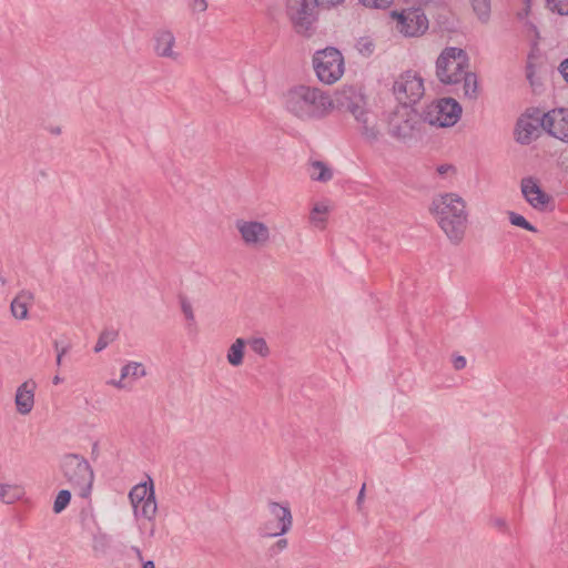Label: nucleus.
I'll return each mask as SVG.
<instances>
[{
  "label": "nucleus",
  "instance_id": "30",
  "mask_svg": "<svg viewBox=\"0 0 568 568\" xmlns=\"http://www.w3.org/2000/svg\"><path fill=\"white\" fill-rule=\"evenodd\" d=\"M71 500V493L67 489H62L55 496L54 503H53V513L60 514L62 513Z\"/></svg>",
  "mask_w": 568,
  "mask_h": 568
},
{
  "label": "nucleus",
  "instance_id": "43",
  "mask_svg": "<svg viewBox=\"0 0 568 568\" xmlns=\"http://www.w3.org/2000/svg\"><path fill=\"white\" fill-rule=\"evenodd\" d=\"M142 568H155L153 561H146Z\"/></svg>",
  "mask_w": 568,
  "mask_h": 568
},
{
  "label": "nucleus",
  "instance_id": "41",
  "mask_svg": "<svg viewBox=\"0 0 568 568\" xmlns=\"http://www.w3.org/2000/svg\"><path fill=\"white\" fill-rule=\"evenodd\" d=\"M454 366L456 369H462L466 366V359L463 356L455 358Z\"/></svg>",
  "mask_w": 568,
  "mask_h": 568
},
{
  "label": "nucleus",
  "instance_id": "8",
  "mask_svg": "<svg viewBox=\"0 0 568 568\" xmlns=\"http://www.w3.org/2000/svg\"><path fill=\"white\" fill-rule=\"evenodd\" d=\"M133 515L138 520H154L158 513L153 480L148 477L144 481L134 485L129 493Z\"/></svg>",
  "mask_w": 568,
  "mask_h": 568
},
{
  "label": "nucleus",
  "instance_id": "20",
  "mask_svg": "<svg viewBox=\"0 0 568 568\" xmlns=\"http://www.w3.org/2000/svg\"><path fill=\"white\" fill-rule=\"evenodd\" d=\"M332 210H333V205H332L331 201H328V200L314 201L311 204L310 214H308L310 225L317 231L326 230Z\"/></svg>",
  "mask_w": 568,
  "mask_h": 568
},
{
  "label": "nucleus",
  "instance_id": "40",
  "mask_svg": "<svg viewBox=\"0 0 568 568\" xmlns=\"http://www.w3.org/2000/svg\"><path fill=\"white\" fill-rule=\"evenodd\" d=\"M559 70L564 79L568 82V59L561 62Z\"/></svg>",
  "mask_w": 568,
  "mask_h": 568
},
{
  "label": "nucleus",
  "instance_id": "1",
  "mask_svg": "<svg viewBox=\"0 0 568 568\" xmlns=\"http://www.w3.org/2000/svg\"><path fill=\"white\" fill-rule=\"evenodd\" d=\"M283 108L292 119L311 123L326 119L336 103L328 92L316 85L296 84L284 93Z\"/></svg>",
  "mask_w": 568,
  "mask_h": 568
},
{
  "label": "nucleus",
  "instance_id": "31",
  "mask_svg": "<svg viewBox=\"0 0 568 568\" xmlns=\"http://www.w3.org/2000/svg\"><path fill=\"white\" fill-rule=\"evenodd\" d=\"M358 3L369 10H388L395 0H358Z\"/></svg>",
  "mask_w": 568,
  "mask_h": 568
},
{
  "label": "nucleus",
  "instance_id": "33",
  "mask_svg": "<svg viewBox=\"0 0 568 568\" xmlns=\"http://www.w3.org/2000/svg\"><path fill=\"white\" fill-rule=\"evenodd\" d=\"M547 8L561 16H568V0H547Z\"/></svg>",
  "mask_w": 568,
  "mask_h": 568
},
{
  "label": "nucleus",
  "instance_id": "34",
  "mask_svg": "<svg viewBox=\"0 0 568 568\" xmlns=\"http://www.w3.org/2000/svg\"><path fill=\"white\" fill-rule=\"evenodd\" d=\"M189 7L194 13H204L209 9V1L189 0Z\"/></svg>",
  "mask_w": 568,
  "mask_h": 568
},
{
  "label": "nucleus",
  "instance_id": "4",
  "mask_svg": "<svg viewBox=\"0 0 568 568\" xmlns=\"http://www.w3.org/2000/svg\"><path fill=\"white\" fill-rule=\"evenodd\" d=\"M468 69V54L458 47L444 48L435 62L436 78L446 85L460 83Z\"/></svg>",
  "mask_w": 568,
  "mask_h": 568
},
{
  "label": "nucleus",
  "instance_id": "42",
  "mask_svg": "<svg viewBox=\"0 0 568 568\" xmlns=\"http://www.w3.org/2000/svg\"><path fill=\"white\" fill-rule=\"evenodd\" d=\"M523 2L525 6V13L527 14L530 7V0H523Z\"/></svg>",
  "mask_w": 568,
  "mask_h": 568
},
{
  "label": "nucleus",
  "instance_id": "39",
  "mask_svg": "<svg viewBox=\"0 0 568 568\" xmlns=\"http://www.w3.org/2000/svg\"><path fill=\"white\" fill-rule=\"evenodd\" d=\"M438 172L443 175L455 173V168L452 165H442L438 168Z\"/></svg>",
  "mask_w": 568,
  "mask_h": 568
},
{
  "label": "nucleus",
  "instance_id": "17",
  "mask_svg": "<svg viewBox=\"0 0 568 568\" xmlns=\"http://www.w3.org/2000/svg\"><path fill=\"white\" fill-rule=\"evenodd\" d=\"M542 120L547 134L561 142H568V109H552L542 114Z\"/></svg>",
  "mask_w": 568,
  "mask_h": 568
},
{
  "label": "nucleus",
  "instance_id": "2",
  "mask_svg": "<svg viewBox=\"0 0 568 568\" xmlns=\"http://www.w3.org/2000/svg\"><path fill=\"white\" fill-rule=\"evenodd\" d=\"M429 212L450 243L463 242L468 229L469 214L467 202L462 195L456 192L435 195Z\"/></svg>",
  "mask_w": 568,
  "mask_h": 568
},
{
  "label": "nucleus",
  "instance_id": "27",
  "mask_svg": "<svg viewBox=\"0 0 568 568\" xmlns=\"http://www.w3.org/2000/svg\"><path fill=\"white\" fill-rule=\"evenodd\" d=\"M506 214L511 226L525 230L534 234L538 233L537 226L530 223L524 215L515 211H508Z\"/></svg>",
  "mask_w": 568,
  "mask_h": 568
},
{
  "label": "nucleus",
  "instance_id": "13",
  "mask_svg": "<svg viewBox=\"0 0 568 568\" xmlns=\"http://www.w3.org/2000/svg\"><path fill=\"white\" fill-rule=\"evenodd\" d=\"M292 527V514L288 507L271 503L263 515L260 530L264 537H277L286 534Z\"/></svg>",
  "mask_w": 568,
  "mask_h": 568
},
{
  "label": "nucleus",
  "instance_id": "26",
  "mask_svg": "<svg viewBox=\"0 0 568 568\" xmlns=\"http://www.w3.org/2000/svg\"><path fill=\"white\" fill-rule=\"evenodd\" d=\"M464 98L468 100H476L480 94V87L476 73L470 72L469 69L462 79Z\"/></svg>",
  "mask_w": 568,
  "mask_h": 568
},
{
  "label": "nucleus",
  "instance_id": "10",
  "mask_svg": "<svg viewBox=\"0 0 568 568\" xmlns=\"http://www.w3.org/2000/svg\"><path fill=\"white\" fill-rule=\"evenodd\" d=\"M393 93L405 108L416 104L425 94L424 79L416 71H405L396 78L393 84Z\"/></svg>",
  "mask_w": 568,
  "mask_h": 568
},
{
  "label": "nucleus",
  "instance_id": "48",
  "mask_svg": "<svg viewBox=\"0 0 568 568\" xmlns=\"http://www.w3.org/2000/svg\"><path fill=\"white\" fill-rule=\"evenodd\" d=\"M414 0H404L405 3H410L413 2Z\"/></svg>",
  "mask_w": 568,
  "mask_h": 568
},
{
  "label": "nucleus",
  "instance_id": "29",
  "mask_svg": "<svg viewBox=\"0 0 568 568\" xmlns=\"http://www.w3.org/2000/svg\"><path fill=\"white\" fill-rule=\"evenodd\" d=\"M470 2L478 19L486 22L490 14V0H470Z\"/></svg>",
  "mask_w": 568,
  "mask_h": 568
},
{
  "label": "nucleus",
  "instance_id": "5",
  "mask_svg": "<svg viewBox=\"0 0 568 568\" xmlns=\"http://www.w3.org/2000/svg\"><path fill=\"white\" fill-rule=\"evenodd\" d=\"M60 470L65 481L81 497L92 490L94 474L88 460L79 455H65L60 462Z\"/></svg>",
  "mask_w": 568,
  "mask_h": 568
},
{
  "label": "nucleus",
  "instance_id": "7",
  "mask_svg": "<svg viewBox=\"0 0 568 568\" xmlns=\"http://www.w3.org/2000/svg\"><path fill=\"white\" fill-rule=\"evenodd\" d=\"M317 0H285V12L296 33L312 34L317 20Z\"/></svg>",
  "mask_w": 568,
  "mask_h": 568
},
{
  "label": "nucleus",
  "instance_id": "35",
  "mask_svg": "<svg viewBox=\"0 0 568 568\" xmlns=\"http://www.w3.org/2000/svg\"><path fill=\"white\" fill-rule=\"evenodd\" d=\"M181 310H182L184 317L187 321H194V316H195L194 311H193L192 305L189 302H182Z\"/></svg>",
  "mask_w": 568,
  "mask_h": 568
},
{
  "label": "nucleus",
  "instance_id": "24",
  "mask_svg": "<svg viewBox=\"0 0 568 568\" xmlns=\"http://www.w3.org/2000/svg\"><path fill=\"white\" fill-rule=\"evenodd\" d=\"M26 495V488L22 484L0 483V500L3 504L12 505L21 500Z\"/></svg>",
  "mask_w": 568,
  "mask_h": 568
},
{
  "label": "nucleus",
  "instance_id": "28",
  "mask_svg": "<svg viewBox=\"0 0 568 568\" xmlns=\"http://www.w3.org/2000/svg\"><path fill=\"white\" fill-rule=\"evenodd\" d=\"M246 343L252 352L262 358H265L271 354L270 346L263 337H251L246 339Z\"/></svg>",
  "mask_w": 568,
  "mask_h": 568
},
{
  "label": "nucleus",
  "instance_id": "11",
  "mask_svg": "<svg viewBox=\"0 0 568 568\" xmlns=\"http://www.w3.org/2000/svg\"><path fill=\"white\" fill-rule=\"evenodd\" d=\"M347 110L352 113L358 124L361 133L367 140H376L379 134L376 116L366 108L365 98L355 92L345 95Z\"/></svg>",
  "mask_w": 568,
  "mask_h": 568
},
{
  "label": "nucleus",
  "instance_id": "46",
  "mask_svg": "<svg viewBox=\"0 0 568 568\" xmlns=\"http://www.w3.org/2000/svg\"><path fill=\"white\" fill-rule=\"evenodd\" d=\"M53 132L59 134L60 133V129H53Z\"/></svg>",
  "mask_w": 568,
  "mask_h": 568
},
{
  "label": "nucleus",
  "instance_id": "25",
  "mask_svg": "<svg viewBox=\"0 0 568 568\" xmlns=\"http://www.w3.org/2000/svg\"><path fill=\"white\" fill-rule=\"evenodd\" d=\"M307 172L313 181L325 183L333 179V170L322 161L310 162Z\"/></svg>",
  "mask_w": 568,
  "mask_h": 568
},
{
  "label": "nucleus",
  "instance_id": "18",
  "mask_svg": "<svg viewBox=\"0 0 568 568\" xmlns=\"http://www.w3.org/2000/svg\"><path fill=\"white\" fill-rule=\"evenodd\" d=\"M38 384L34 379L28 378L20 383L14 392V408L18 415L28 416L36 407V393Z\"/></svg>",
  "mask_w": 568,
  "mask_h": 568
},
{
  "label": "nucleus",
  "instance_id": "32",
  "mask_svg": "<svg viewBox=\"0 0 568 568\" xmlns=\"http://www.w3.org/2000/svg\"><path fill=\"white\" fill-rule=\"evenodd\" d=\"M356 50L364 57L373 54L375 43L369 37H362L357 40Z\"/></svg>",
  "mask_w": 568,
  "mask_h": 568
},
{
  "label": "nucleus",
  "instance_id": "12",
  "mask_svg": "<svg viewBox=\"0 0 568 568\" xmlns=\"http://www.w3.org/2000/svg\"><path fill=\"white\" fill-rule=\"evenodd\" d=\"M235 229L241 242L248 248H262L271 242V229L262 221L240 219L235 222Z\"/></svg>",
  "mask_w": 568,
  "mask_h": 568
},
{
  "label": "nucleus",
  "instance_id": "23",
  "mask_svg": "<svg viewBox=\"0 0 568 568\" xmlns=\"http://www.w3.org/2000/svg\"><path fill=\"white\" fill-rule=\"evenodd\" d=\"M247 343L243 337L235 338L226 349V362L232 367H240L244 364Z\"/></svg>",
  "mask_w": 568,
  "mask_h": 568
},
{
  "label": "nucleus",
  "instance_id": "9",
  "mask_svg": "<svg viewBox=\"0 0 568 568\" xmlns=\"http://www.w3.org/2000/svg\"><path fill=\"white\" fill-rule=\"evenodd\" d=\"M463 108L453 98H440L429 103L425 111L426 122L436 128H452L462 118Z\"/></svg>",
  "mask_w": 568,
  "mask_h": 568
},
{
  "label": "nucleus",
  "instance_id": "15",
  "mask_svg": "<svg viewBox=\"0 0 568 568\" xmlns=\"http://www.w3.org/2000/svg\"><path fill=\"white\" fill-rule=\"evenodd\" d=\"M520 192L527 204L539 213L551 211L554 207V199L540 185V182L527 176L520 181Z\"/></svg>",
  "mask_w": 568,
  "mask_h": 568
},
{
  "label": "nucleus",
  "instance_id": "38",
  "mask_svg": "<svg viewBox=\"0 0 568 568\" xmlns=\"http://www.w3.org/2000/svg\"><path fill=\"white\" fill-rule=\"evenodd\" d=\"M345 0H317L324 7H336L342 4Z\"/></svg>",
  "mask_w": 568,
  "mask_h": 568
},
{
  "label": "nucleus",
  "instance_id": "14",
  "mask_svg": "<svg viewBox=\"0 0 568 568\" xmlns=\"http://www.w3.org/2000/svg\"><path fill=\"white\" fill-rule=\"evenodd\" d=\"M541 129L544 130L541 112L538 109H527L516 121L514 138L516 142L528 145L539 136Z\"/></svg>",
  "mask_w": 568,
  "mask_h": 568
},
{
  "label": "nucleus",
  "instance_id": "37",
  "mask_svg": "<svg viewBox=\"0 0 568 568\" xmlns=\"http://www.w3.org/2000/svg\"><path fill=\"white\" fill-rule=\"evenodd\" d=\"M527 78L529 79L531 85H535L536 82L539 80V77L532 65H529L527 69Z\"/></svg>",
  "mask_w": 568,
  "mask_h": 568
},
{
  "label": "nucleus",
  "instance_id": "19",
  "mask_svg": "<svg viewBox=\"0 0 568 568\" xmlns=\"http://www.w3.org/2000/svg\"><path fill=\"white\" fill-rule=\"evenodd\" d=\"M412 110L400 106L388 120L389 133L399 140L409 138L414 125L412 122Z\"/></svg>",
  "mask_w": 568,
  "mask_h": 568
},
{
  "label": "nucleus",
  "instance_id": "3",
  "mask_svg": "<svg viewBox=\"0 0 568 568\" xmlns=\"http://www.w3.org/2000/svg\"><path fill=\"white\" fill-rule=\"evenodd\" d=\"M426 3L427 0H414L406 3L408 6L406 8L390 10L388 17L395 23L396 32L404 38L424 36L429 28V21L424 10Z\"/></svg>",
  "mask_w": 568,
  "mask_h": 568
},
{
  "label": "nucleus",
  "instance_id": "45",
  "mask_svg": "<svg viewBox=\"0 0 568 568\" xmlns=\"http://www.w3.org/2000/svg\"><path fill=\"white\" fill-rule=\"evenodd\" d=\"M53 132L59 134L60 133V129H53Z\"/></svg>",
  "mask_w": 568,
  "mask_h": 568
},
{
  "label": "nucleus",
  "instance_id": "16",
  "mask_svg": "<svg viewBox=\"0 0 568 568\" xmlns=\"http://www.w3.org/2000/svg\"><path fill=\"white\" fill-rule=\"evenodd\" d=\"M153 53L164 60L178 62L182 58V51L173 30L169 28L158 29L152 36Z\"/></svg>",
  "mask_w": 568,
  "mask_h": 568
},
{
  "label": "nucleus",
  "instance_id": "21",
  "mask_svg": "<svg viewBox=\"0 0 568 568\" xmlns=\"http://www.w3.org/2000/svg\"><path fill=\"white\" fill-rule=\"evenodd\" d=\"M146 368L140 362H128L121 367L120 377L113 383L119 389L131 387L136 381L146 376Z\"/></svg>",
  "mask_w": 568,
  "mask_h": 568
},
{
  "label": "nucleus",
  "instance_id": "22",
  "mask_svg": "<svg viewBox=\"0 0 568 568\" xmlns=\"http://www.w3.org/2000/svg\"><path fill=\"white\" fill-rule=\"evenodd\" d=\"M34 295L29 291H20L10 303V313L17 321L29 318V311L33 306Z\"/></svg>",
  "mask_w": 568,
  "mask_h": 568
},
{
  "label": "nucleus",
  "instance_id": "44",
  "mask_svg": "<svg viewBox=\"0 0 568 568\" xmlns=\"http://www.w3.org/2000/svg\"><path fill=\"white\" fill-rule=\"evenodd\" d=\"M62 356H63V354H62V353L58 354V357H57V363H58V364H60V363H61Z\"/></svg>",
  "mask_w": 568,
  "mask_h": 568
},
{
  "label": "nucleus",
  "instance_id": "36",
  "mask_svg": "<svg viewBox=\"0 0 568 568\" xmlns=\"http://www.w3.org/2000/svg\"><path fill=\"white\" fill-rule=\"evenodd\" d=\"M287 547V539L285 538H281L278 539L273 546H272V551L273 554H278L281 551H283L285 548Z\"/></svg>",
  "mask_w": 568,
  "mask_h": 568
},
{
  "label": "nucleus",
  "instance_id": "47",
  "mask_svg": "<svg viewBox=\"0 0 568 568\" xmlns=\"http://www.w3.org/2000/svg\"><path fill=\"white\" fill-rule=\"evenodd\" d=\"M54 384H58L59 383V378L55 377L54 381H53Z\"/></svg>",
  "mask_w": 568,
  "mask_h": 568
},
{
  "label": "nucleus",
  "instance_id": "6",
  "mask_svg": "<svg viewBox=\"0 0 568 568\" xmlns=\"http://www.w3.org/2000/svg\"><path fill=\"white\" fill-rule=\"evenodd\" d=\"M313 69L320 82L332 85L341 80L345 72V60L339 50L327 47L313 55Z\"/></svg>",
  "mask_w": 568,
  "mask_h": 568
}]
</instances>
